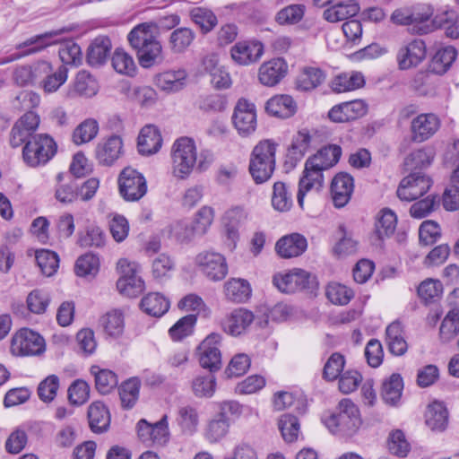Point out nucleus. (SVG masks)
I'll return each instance as SVG.
<instances>
[{
  "label": "nucleus",
  "mask_w": 459,
  "mask_h": 459,
  "mask_svg": "<svg viewBox=\"0 0 459 459\" xmlns=\"http://www.w3.org/2000/svg\"><path fill=\"white\" fill-rule=\"evenodd\" d=\"M341 156L342 148L336 144H329L322 147L306 160L297 195L298 204L300 208L304 206L306 194L314 187L319 189L323 186V172L333 167Z\"/></svg>",
  "instance_id": "obj_1"
},
{
  "label": "nucleus",
  "mask_w": 459,
  "mask_h": 459,
  "mask_svg": "<svg viewBox=\"0 0 459 459\" xmlns=\"http://www.w3.org/2000/svg\"><path fill=\"white\" fill-rule=\"evenodd\" d=\"M172 174L178 179H186L195 165L200 171L208 169L212 160L209 152H202L197 159L195 143L192 138L184 136L177 139L171 148Z\"/></svg>",
  "instance_id": "obj_2"
},
{
  "label": "nucleus",
  "mask_w": 459,
  "mask_h": 459,
  "mask_svg": "<svg viewBox=\"0 0 459 459\" xmlns=\"http://www.w3.org/2000/svg\"><path fill=\"white\" fill-rule=\"evenodd\" d=\"M155 26L151 22H142L134 26L127 34L130 47L134 50L143 68H151L162 63V45L158 36L152 32Z\"/></svg>",
  "instance_id": "obj_3"
},
{
  "label": "nucleus",
  "mask_w": 459,
  "mask_h": 459,
  "mask_svg": "<svg viewBox=\"0 0 459 459\" xmlns=\"http://www.w3.org/2000/svg\"><path fill=\"white\" fill-rule=\"evenodd\" d=\"M337 410V412L324 420L325 427L330 432L340 437L354 436L362 423L358 406L350 399H342Z\"/></svg>",
  "instance_id": "obj_4"
},
{
  "label": "nucleus",
  "mask_w": 459,
  "mask_h": 459,
  "mask_svg": "<svg viewBox=\"0 0 459 459\" xmlns=\"http://www.w3.org/2000/svg\"><path fill=\"white\" fill-rule=\"evenodd\" d=\"M278 144L273 140L260 141L253 149L249 160V173L255 184L268 181L275 169V152Z\"/></svg>",
  "instance_id": "obj_5"
},
{
  "label": "nucleus",
  "mask_w": 459,
  "mask_h": 459,
  "mask_svg": "<svg viewBox=\"0 0 459 459\" xmlns=\"http://www.w3.org/2000/svg\"><path fill=\"white\" fill-rule=\"evenodd\" d=\"M57 152V144L48 134H36L22 148L24 163L30 168L45 166Z\"/></svg>",
  "instance_id": "obj_6"
},
{
  "label": "nucleus",
  "mask_w": 459,
  "mask_h": 459,
  "mask_svg": "<svg viewBox=\"0 0 459 459\" xmlns=\"http://www.w3.org/2000/svg\"><path fill=\"white\" fill-rule=\"evenodd\" d=\"M45 347V340L39 333L22 328L13 336L10 349L15 356H36L43 353Z\"/></svg>",
  "instance_id": "obj_7"
},
{
  "label": "nucleus",
  "mask_w": 459,
  "mask_h": 459,
  "mask_svg": "<svg viewBox=\"0 0 459 459\" xmlns=\"http://www.w3.org/2000/svg\"><path fill=\"white\" fill-rule=\"evenodd\" d=\"M273 285L282 293H295L306 289H312L316 278L303 269H293L285 273H277L273 278Z\"/></svg>",
  "instance_id": "obj_8"
},
{
  "label": "nucleus",
  "mask_w": 459,
  "mask_h": 459,
  "mask_svg": "<svg viewBox=\"0 0 459 459\" xmlns=\"http://www.w3.org/2000/svg\"><path fill=\"white\" fill-rule=\"evenodd\" d=\"M119 192L126 201L140 200L147 192L145 178L130 167L124 169L118 177Z\"/></svg>",
  "instance_id": "obj_9"
},
{
  "label": "nucleus",
  "mask_w": 459,
  "mask_h": 459,
  "mask_svg": "<svg viewBox=\"0 0 459 459\" xmlns=\"http://www.w3.org/2000/svg\"><path fill=\"white\" fill-rule=\"evenodd\" d=\"M117 269L121 274L117 281L119 292L127 297L139 295L144 289V281L138 275V265L126 259H120Z\"/></svg>",
  "instance_id": "obj_10"
},
{
  "label": "nucleus",
  "mask_w": 459,
  "mask_h": 459,
  "mask_svg": "<svg viewBox=\"0 0 459 459\" xmlns=\"http://www.w3.org/2000/svg\"><path fill=\"white\" fill-rule=\"evenodd\" d=\"M195 261L199 271L210 281H221L228 274L226 258L221 253L203 251L196 255Z\"/></svg>",
  "instance_id": "obj_11"
},
{
  "label": "nucleus",
  "mask_w": 459,
  "mask_h": 459,
  "mask_svg": "<svg viewBox=\"0 0 459 459\" xmlns=\"http://www.w3.org/2000/svg\"><path fill=\"white\" fill-rule=\"evenodd\" d=\"M137 434L140 440L147 446H162L169 439L167 415L152 424L142 419L137 423Z\"/></svg>",
  "instance_id": "obj_12"
},
{
  "label": "nucleus",
  "mask_w": 459,
  "mask_h": 459,
  "mask_svg": "<svg viewBox=\"0 0 459 459\" xmlns=\"http://www.w3.org/2000/svg\"><path fill=\"white\" fill-rule=\"evenodd\" d=\"M431 185L429 177L421 172H412L402 179L396 194L402 201L411 202L424 195Z\"/></svg>",
  "instance_id": "obj_13"
},
{
  "label": "nucleus",
  "mask_w": 459,
  "mask_h": 459,
  "mask_svg": "<svg viewBox=\"0 0 459 459\" xmlns=\"http://www.w3.org/2000/svg\"><path fill=\"white\" fill-rule=\"evenodd\" d=\"M57 31L52 30L30 37L22 43L17 45L16 48L20 50L19 53L0 57V65L11 63L25 56L38 53L45 49L47 47L56 44L57 42Z\"/></svg>",
  "instance_id": "obj_14"
},
{
  "label": "nucleus",
  "mask_w": 459,
  "mask_h": 459,
  "mask_svg": "<svg viewBox=\"0 0 459 459\" xmlns=\"http://www.w3.org/2000/svg\"><path fill=\"white\" fill-rule=\"evenodd\" d=\"M221 335L212 333L198 346L200 365L212 373L221 367Z\"/></svg>",
  "instance_id": "obj_15"
},
{
  "label": "nucleus",
  "mask_w": 459,
  "mask_h": 459,
  "mask_svg": "<svg viewBox=\"0 0 459 459\" xmlns=\"http://www.w3.org/2000/svg\"><path fill=\"white\" fill-rule=\"evenodd\" d=\"M427 55V47L422 39H412L403 44L396 53V62L400 70H409L418 66Z\"/></svg>",
  "instance_id": "obj_16"
},
{
  "label": "nucleus",
  "mask_w": 459,
  "mask_h": 459,
  "mask_svg": "<svg viewBox=\"0 0 459 459\" xmlns=\"http://www.w3.org/2000/svg\"><path fill=\"white\" fill-rule=\"evenodd\" d=\"M233 124L241 135H249L256 128V112L253 103L246 99H240L237 102L232 116Z\"/></svg>",
  "instance_id": "obj_17"
},
{
  "label": "nucleus",
  "mask_w": 459,
  "mask_h": 459,
  "mask_svg": "<svg viewBox=\"0 0 459 459\" xmlns=\"http://www.w3.org/2000/svg\"><path fill=\"white\" fill-rule=\"evenodd\" d=\"M263 54L264 45L257 40L238 41L230 49L232 59L240 65H249L257 62Z\"/></svg>",
  "instance_id": "obj_18"
},
{
  "label": "nucleus",
  "mask_w": 459,
  "mask_h": 459,
  "mask_svg": "<svg viewBox=\"0 0 459 459\" xmlns=\"http://www.w3.org/2000/svg\"><path fill=\"white\" fill-rule=\"evenodd\" d=\"M440 127V120L433 113L420 114L411 123V138L416 143H422L432 137Z\"/></svg>",
  "instance_id": "obj_19"
},
{
  "label": "nucleus",
  "mask_w": 459,
  "mask_h": 459,
  "mask_svg": "<svg viewBox=\"0 0 459 459\" xmlns=\"http://www.w3.org/2000/svg\"><path fill=\"white\" fill-rule=\"evenodd\" d=\"M288 64L283 58H273L261 65L258 70L259 82L267 87L277 85L287 74Z\"/></svg>",
  "instance_id": "obj_20"
},
{
  "label": "nucleus",
  "mask_w": 459,
  "mask_h": 459,
  "mask_svg": "<svg viewBox=\"0 0 459 459\" xmlns=\"http://www.w3.org/2000/svg\"><path fill=\"white\" fill-rule=\"evenodd\" d=\"M255 318L254 314L246 308H237L229 314L221 322L225 333L232 336L244 333Z\"/></svg>",
  "instance_id": "obj_21"
},
{
  "label": "nucleus",
  "mask_w": 459,
  "mask_h": 459,
  "mask_svg": "<svg viewBox=\"0 0 459 459\" xmlns=\"http://www.w3.org/2000/svg\"><path fill=\"white\" fill-rule=\"evenodd\" d=\"M353 188L354 181L350 174L344 172L336 174L331 184V194L334 206L342 208L346 205L351 197Z\"/></svg>",
  "instance_id": "obj_22"
},
{
  "label": "nucleus",
  "mask_w": 459,
  "mask_h": 459,
  "mask_svg": "<svg viewBox=\"0 0 459 459\" xmlns=\"http://www.w3.org/2000/svg\"><path fill=\"white\" fill-rule=\"evenodd\" d=\"M123 153V141L118 135L113 134L97 144L95 154L99 163L111 166Z\"/></svg>",
  "instance_id": "obj_23"
},
{
  "label": "nucleus",
  "mask_w": 459,
  "mask_h": 459,
  "mask_svg": "<svg viewBox=\"0 0 459 459\" xmlns=\"http://www.w3.org/2000/svg\"><path fill=\"white\" fill-rule=\"evenodd\" d=\"M307 248V238L299 233H291L281 238L275 245L277 254L282 258L301 255Z\"/></svg>",
  "instance_id": "obj_24"
},
{
  "label": "nucleus",
  "mask_w": 459,
  "mask_h": 459,
  "mask_svg": "<svg viewBox=\"0 0 459 459\" xmlns=\"http://www.w3.org/2000/svg\"><path fill=\"white\" fill-rule=\"evenodd\" d=\"M433 13L434 10L429 4H420L413 6L411 10V31L419 35L433 31L432 20H430Z\"/></svg>",
  "instance_id": "obj_25"
},
{
  "label": "nucleus",
  "mask_w": 459,
  "mask_h": 459,
  "mask_svg": "<svg viewBox=\"0 0 459 459\" xmlns=\"http://www.w3.org/2000/svg\"><path fill=\"white\" fill-rule=\"evenodd\" d=\"M51 71V65L47 61L37 63L34 66L22 65L13 71V80L17 85L36 84L41 80L42 74Z\"/></svg>",
  "instance_id": "obj_26"
},
{
  "label": "nucleus",
  "mask_w": 459,
  "mask_h": 459,
  "mask_svg": "<svg viewBox=\"0 0 459 459\" xmlns=\"http://www.w3.org/2000/svg\"><path fill=\"white\" fill-rule=\"evenodd\" d=\"M186 78L187 74L184 69L169 70L157 74L155 84L162 91L178 92L186 86Z\"/></svg>",
  "instance_id": "obj_27"
},
{
  "label": "nucleus",
  "mask_w": 459,
  "mask_h": 459,
  "mask_svg": "<svg viewBox=\"0 0 459 459\" xmlns=\"http://www.w3.org/2000/svg\"><path fill=\"white\" fill-rule=\"evenodd\" d=\"M89 426L94 433L106 432L110 425V414L106 405L101 402H93L88 408Z\"/></svg>",
  "instance_id": "obj_28"
},
{
  "label": "nucleus",
  "mask_w": 459,
  "mask_h": 459,
  "mask_svg": "<svg viewBox=\"0 0 459 459\" xmlns=\"http://www.w3.org/2000/svg\"><path fill=\"white\" fill-rule=\"evenodd\" d=\"M162 144V138L158 128L154 126H145L138 136V152L143 155L157 152Z\"/></svg>",
  "instance_id": "obj_29"
},
{
  "label": "nucleus",
  "mask_w": 459,
  "mask_h": 459,
  "mask_svg": "<svg viewBox=\"0 0 459 459\" xmlns=\"http://www.w3.org/2000/svg\"><path fill=\"white\" fill-rule=\"evenodd\" d=\"M247 219V213L244 208L235 206L229 209L223 216V224L226 230V235L234 245L239 238V229L245 224Z\"/></svg>",
  "instance_id": "obj_30"
},
{
  "label": "nucleus",
  "mask_w": 459,
  "mask_h": 459,
  "mask_svg": "<svg viewBox=\"0 0 459 459\" xmlns=\"http://www.w3.org/2000/svg\"><path fill=\"white\" fill-rule=\"evenodd\" d=\"M99 90L98 82L95 78L87 71H79L73 82V87L68 91V97L76 96L92 97L97 94Z\"/></svg>",
  "instance_id": "obj_31"
},
{
  "label": "nucleus",
  "mask_w": 459,
  "mask_h": 459,
  "mask_svg": "<svg viewBox=\"0 0 459 459\" xmlns=\"http://www.w3.org/2000/svg\"><path fill=\"white\" fill-rule=\"evenodd\" d=\"M266 112L280 118H289L297 111V105L290 95H277L271 98L265 106Z\"/></svg>",
  "instance_id": "obj_32"
},
{
  "label": "nucleus",
  "mask_w": 459,
  "mask_h": 459,
  "mask_svg": "<svg viewBox=\"0 0 459 459\" xmlns=\"http://www.w3.org/2000/svg\"><path fill=\"white\" fill-rule=\"evenodd\" d=\"M457 50L452 46L439 48L432 56L428 68L432 74L442 75L446 74L455 61Z\"/></svg>",
  "instance_id": "obj_33"
},
{
  "label": "nucleus",
  "mask_w": 459,
  "mask_h": 459,
  "mask_svg": "<svg viewBox=\"0 0 459 459\" xmlns=\"http://www.w3.org/2000/svg\"><path fill=\"white\" fill-rule=\"evenodd\" d=\"M111 41L106 36L96 38L89 46L86 55L87 63L91 66L103 65L109 56Z\"/></svg>",
  "instance_id": "obj_34"
},
{
  "label": "nucleus",
  "mask_w": 459,
  "mask_h": 459,
  "mask_svg": "<svg viewBox=\"0 0 459 459\" xmlns=\"http://www.w3.org/2000/svg\"><path fill=\"white\" fill-rule=\"evenodd\" d=\"M364 84L365 78L362 73L351 71L336 75L331 82V88L334 92L342 93L355 91Z\"/></svg>",
  "instance_id": "obj_35"
},
{
  "label": "nucleus",
  "mask_w": 459,
  "mask_h": 459,
  "mask_svg": "<svg viewBox=\"0 0 459 459\" xmlns=\"http://www.w3.org/2000/svg\"><path fill=\"white\" fill-rule=\"evenodd\" d=\"M385 340L389 351L395 355H403L408 349L407 342L404 339L403 325L400 322L391 323L385 330Z\"/></svg>",
  "instance_id": "obj_36"
},
{
  "label": "nucleus",
  "mask_w": 459,
  "mask_h": 459,
  "mask_svg": "<svg viewBox=\"0 0 459 459\" xmlns=\"http://www.w3.org/2000/svg\"><path fill=\"white\" fill-rule=\"evenodd\" d=\"M224 292L228 300L234 303H244L250 299L252 289L247 280L232 278L225 282Z\"/></svg>",
  "instance_id": "obj_37"
},
{
  "label": "nucleus",
  "mask_w": 459,
  "mask_h": 459,
  "mask_svg": "<svg viewBox=\"0 0 459 459\" xmlns=\"http://www.w3.org/2000/svg\"><path fill=\"white\" fill-rule=\"evenodd\" d=\"M426 425L434 431H443L448 424V411L443 403L434 402L425 413Z\"/></svg>",
  "instance_id": "obj_38"
},
{
  "label": "nucleus",
  "mask_w": 459,
  "mask_h": 459,
  "mask_svg": "<svg viewBox=\"0 0 459 459\" xmlns=\"http://www.w3.org/2000/svg\"><path fill=\"white\" fill-rule=\"evenodd\" d=\"M433 30L445 29L446 35L451 39H459V16L454 10H445L432 19Z\"/></svg>",
  "instance_id": "obj_39"
},
{
  "label": "nucleus",
  "mask_w": 459,
  "mask_h": 459,
  "mask_svg": "<svg viewBox=\"0 0 459 459\" xmlns=\"http://www.w3.org/2000/svg\"><path fill=\"white\" fill-rule=\"evenodd\" d=\"M359 12V5L354 0L339 2L324 12V18L330 22H337L355 16Z\"/></svg>",
  "instance_id": "obj_40"
},
{
  "label": "nucleus",
  "mask_w": 459,
  "mask_h": 459,
  "mask_svg": "<svg viewBox=\"0 0 459 459\" xmlns=\"http://www.w3.org/2000/svg\"><path fill=\"white\" fill-rule=\"evenodd\" d=\"M169 301L158 292L147 294L142 299L140 303L142 310L154 317L163 316L169 310Z\"/></svg>",
  "instance_id": "obj_41"
},
{
  "label": "nucleus",
  "mask_w": 459,
  "mask_h": 459,
  "mask_svg": "<svg viewBox=\"0 0 459 459\" xmlns=\"http://www.w3.org/2000/svg\"><path fill=\"white\" fill-rule=\"evenodd\" d=\"M325 74L318 67H305L299 74L296 86L297 89L303 91H308L316 89L323 83Z\"/></svg>",
  "instance_id": "obj_42"
},
{
  "label": "nucleus",
  "mask_w": 459,
  "mask_h": 459,
  "mask_svg": "<svg viewBox=\"0 0 459 459\" xmlns=\"http://www.w3.org/2000/svg\"><path fill=\"white\" fill-rule=\"evenodd\" d=\"M141 379L133 377L124 381L118 388L121 406L123 409H132L139 398Z\"/></svg>",
  "instance_id": "obj_43"
},
{
  "label": "nucleus",
  "mask_w": 459,
  "mask_h": 459,
  "mask_svg": "<svg viewBox=\"0 0 459 459\" xmlns=\"http://www.w3.org/2000/svg\"><path fill=\"white\" fill-rule=\"evenodd\" d=\"M230 421L229 418H222L216 414L208 420L204 429V437L210 443L222 440L229 433Z\"/></svg>",
  "instance_id": "obj_44"
},
{
  "label": "nucleus",
  "mask_w": 459,
  "mask_h": 459,
  "mask_svg": "<svg viewBox=\"0 0 459 459\" xmlns=\"http://www.w3.org/2000/svg\"><path fill=\"white\" fill-rule=\"evenodd\" d=\"M191 21L199 27L204 34L212 31L218 23L214 13L205 7H194L189 11Z\"/></svg>",
  "instance_id": "obj_45"
},
{
  "label": "nucleus",
  "mask_w": 459,
  "mask_h": 459,
  "mask_svg": "<svg viewBox=\"0 0 459 459\" xmlns=\"http://www.w3.org/2000/svg\"><path fill=\"white\" fill-rule=\"evenodd\" d=\"M403 389V381L400 374H392L384 381L382 386V398L385 403L396 405L400 401Z\"/></svg>",
  "instance_id": "obj_46"
},
{
  "label": "nucleus",
  "mask_w": 459,
  "mask_h": 459,
  "mask_svg": "<svg viewBox=\"0 0 459 459\" xmlns=\"http://www.w3.org/2000/svg\"><path fill=\"white\" fill-rule=\"evenodd\" d=\"M459 333V308L452 307L443 319L439 338L443 343L452 341Z\"/></svg>",
  "instance_id": "obj_47"
},
{
  "label": "nucleus",
  "mask_w": 459,
  "mask_h": 459,
  "mask_svg": "<svg viewBox=\"0 0 459 459\" xmlns=\"http://www.w3.org/2000/svg\"><path fill=\"white\" fill-rule=\"evenodd\" d=\"M195 39V33L187 27H180L174 30L169 39L170 49L174 53H183Z\"/></svg>",
  "instance_id": "obj_48"
},
{
  "label": "nucleus",
  "mask_w": 459,
  "mask_h": 459,
  "mask_svg": "<svg viewBox=\"0 0 459 459\" xmlns=\"http://www.w3.org/2000/svg\"><path fill=\"white\" fill-rule=\"evenodd\" d=\"M397 217L390 209L381 210L376 222L375 233L379 239L391 237L396 229Z\"/></svg>",
  "instance_id": "obj_49"
},
{
  "label": "nucleus",
  "mask_w": 459,
  "mask_h": 459,
  "mask_svg": "<svg viewBox=\"0 0 459 459\" xmlns=\"http://www.w3.org/2000/svg\"><path fill=\"white\" fill-rule=\"evenodd\" d=\"M91 373L94 375L95 386L100 394H108L117 385V376L109 369H100L98 366H92Z\"/></svg>",
  "instance_id": "obj_50"
},
{
  "label": "nucleus",
  "mask_w": 459,
  "mask_h": 459,
  "mask_svg": "<svg viewBox=\"0 0 459 459\" xmlns=\"http://www.w3.org/2000/svg\"><path fill=\"white\" fill-rule=\"evenodd\" d=\"M191 388L196 397L210 398L215 393L216 378L212 372L205 375H198L192 380Z\"/></svg>",
  "instance_id": "obj_51"
},
{
  "label": "nucleus",
  "mask_w": 459,
  "mask_h": 459,
  "mask_svg": "<svg viewBox=\"0 0 459 459\" xmlns=\"http://www.w3.org/2000/svg\"><path fill=\"white\" fill-rule=\"evenodd\" d=\"M272 205L276 211L281 212H288L292 207V195L285 183L278 181L273 184Z\"/></svg>",
  "instance_id": "obj_52"
},
{
  "label": "nucleus",
  "mask_w": 459,
  "mask_h": 459,
  "mask_svg": "<svg viewBox=\"0 0 459 459\" xmlns=\"http://www.w3.org/2000/svg\"><path fill=\"white\" fill-rule=\"evenodd\" d=\"M169 238L178 243H188L195 238L199 237L191 222L178 221L171 223L168 228Z\"/></svg>",
  "instance_id": "obj_53"
},
{
  "label": "nucleus",
  "mask_w": 459,
  "mask_h": 459,
  "mask_svg": "<svg viewBox=\"0 0 459 459\" xmlns=\"http://www.w3.org/2000/svg\"><path fill=\"white\" fill-rule=\"evenodd\" d=\"M99 132V123L94 118H87L80 123L73 133V142L81 145L93 140Z\"/></svg>",
  "instance_id": "obj_54"
},
{
  "label": "nucleus",
  "mask_w": 459,
  "mask_h": 459,
  "mask_svg": "<svg viewBox=\"0 0 459 459\" xmlns=\"http://www.w3.org/2000/svg\"><path fill=\"white\" fill-rule=\"evenodd\" d=\"M58 55L63 65L78 66L82 61L81 47L74 40H65L60 44Z\"/></svg>",
  "instance_id": "obj_55"
},
{
  "label": "nucleus",
  "mask_w": 459,
  "mask_h": 459,
  "mask_svg": "<svg viewBox=\"0 0 459 459\" xmlns=\"http://www.w3.org/2000/svg\"><path fill=\"white\" fill-rule=\"evenodd\" d=\"M68 69L65 65H60L58 69L52 73L42 74L41 80L38 82L46 92H54L57 91L67 80Z\"/></svg>",
  "instance_id": "obj_56"
},
{
  "label": "nucleus",
  "mask_w": 459,
  "mask_h": 459,
  "mask_svg": "<svg viewBox=\"0 0 459 459\" xmlns=\"http://www.w3.org/2000/svg\"><path fill=\"white\" fill-rule=\"evenodd\" d=\"M112 65L117 73L128 76L134 75L137 69L133 56L122 48L115 50L112 56Z\"/></svg>",
  "instance_id": "obj_57"
},
{
  "label": "nucleus",
  "mask_w": 459,
  "mask_h": 459,
  "mask_svg": "<svg viewBox=\"0 0 459 459\" xmlns=\"http://www.w3.org/2000/svg\"><path fill=\"white\" fill-rule=\"evenodd\" d=\"M433 74L429 68L418 71L411 81V88L420 96L432 93L435 89Z\"/></svg>",
  "instance_id": "obj_58"
},
{
  "label": "nucleus",
  "mask_w": 459,
  "mask_h": 459,
  "mask_svg": "<svg viewBox=\"0 0 459 459\" xmlns=\"http://www.w3.org/2000/svg\"><path fill=\"white\" fill-rule=\"evenodd\" d=\"M338 242L333 248V254L338 256H346L354 254L357 250V242L347 232L345 226L341 224L336 232Z\"/></svg>",
  "instance_id": "obj_59"
},
{
  "label": "nucleus",
  "mask_w": 459,
  "mask_h": 459,
  "mask_svg": "<svg viewBox=\"0 0 459 459\" xmlns=\"http://www.w3.org/2000/svg\"><path fill=\"white\" fill-rule=\"evenodd\" d=\"M204 63L205 70L211 75V82L215 88L227 89L230 86V76L223 67L218 66L212 58H206Z\"/></svg>",
  "instance_id": "obj_60"
},
{
  "label": "nucleus",
  "mask_w": 459,
  "mask_h": 459,
  "mask_svg": "<svg viewBox=\"0 0 459 459\" xmlns=\"http://www.w3.org/2000/svg\"><path fill=\"white\" fill-rule=\"evenodd\" d=\"M100 269V259L92 253L81 255L75 263L74 271L80 277L94 276Z\"/></svg>",
  "instance_id": "obj_61"
},
{
  "label": "nucleus",
  "mask_w": 459,
  "mask_h": 459,
  "mask_svg": "<svg viewBox=\"0 0 459 459\" xmlns=\"http://www.w3.org/2000/svg\"><path fill=\"white\" fill-rule=\"evenodd\" d=\"M36 262L43 274L52 276L59 266V257L54 251L41 249L36 252Z\"/></svg>",
  "instance_id": "obj_62"
},
{
  "label": "nucleus",
  "mask_w": 459,
  "mask_h": 459,
  "mask_svg": "<svg viewBox=\"0 0 459 459\" xmlns=\"http://www.w3.org/2000/svg\"><path fill=\"white\" fill-rule=\"evenodd\" d=\"M325 294L330 302L339 306L347 305L354 297V292L351 289L336 282L327 285Z\"/></svg>",
  "instance_id": "obj_63"
},
{
  "label": "nucleus",
  "mask_w": 459,
  "mask_h": 459,
  "mask_svg": "<svg viewBox=\"0 0 459 459\" xmlns=\"http://www.w3.org/2000/svg\"><path fill=\"white\" fill-rule=\"evenodd\" d=\"M278 426L286 442L291 443L297 440L299 433V421L296 416L289 413L281 415Z\"/></svg>",
  "instance_id": "obj_64"
}]
</instances>
